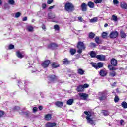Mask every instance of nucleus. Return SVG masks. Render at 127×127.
<instances>
[{
	"label": "nucleus",
	"mask_w": 127,
	"mask_h": 127,
	"mask_svg": "<svg viewBox=\"0 0 127 127\" xmlns=\"http://www.w3.org/2000/svg\"><path fill=\"white\" fill-rule=\"evenodd\" d=\"M76 47L77 48V53L81 54L82 51L86 50V45L82 41H79L77 43Z\"/></svg>",
	"instance_id": "1"
},
{
	"label": "nucleus",
	"mask_w": 127,
	"mask_h": 127,
	"mask_svg": "<svg viewBox=\"0 0 127 127\" xmlns=\"http://www.w3.org/2000/svg\"><path fill=\"white\" fill-rule=\"evenodd\" d=\"M64 8L67 12H73L75 10V6L71 2H67L65 4Z\"/></svg>",
	"instance_id": "2"
},
{
	"label": "nucleus",
	"mask_w": 127,
	"mask_h": 127,
	"mask_svg": "<svg viewBox=\"0 0 127 127\" xmlns=\"http://www.w3.org/2000/svg\"><path fill=\"white\" fill-rule=\"evenodd\" d=\"M84 113L87 116L86 119L87 120L88 123L93 125V124H94V121L91 118V117H92V113L90 111H84Z\"/></svg>",
	"instance_id": "3"
},
{
	"label": "nucleus",
	"mask_w": 127,
	"mask_h": 127,
	"mask_svg": "<svg viewBox=\"0 0 127 127\" xmlns=\"http://www.w3.org/2000/svg\"><path fill=\"white\" fill-rule=\"evenodd\" d=\"M91 65L92 67H93V68H95V69H96V70H98V69H100L101 68H103V66H104V64L102 62H99L97 64L95 63H92Z\"/></svg>",
	"instance_id": "4"
},
{
	"label": "nucleus",
	"mask_w": 127,
	"mask_h": 127,
	"mask_svg": "<svg viewBox=\"0 0 127 127\" xmlns=\"http://www.w3.org/2000/svg\"><path fill=\"white\" fill-rule=\"evenodd\" d=\"M118 36H119V32L118 31H112L109 35L110 38H111L112 39H115V38H117Z\"/></svg>",
	"instance_id": "5"
},
{
	"label": "nucleus",
	"mask_w": 127,
	"mask_h": 127,
	"mask_svg": "<svg viewBox=\"0 0 127 127\" xmlns=\"http://www.w3.org/2000/svg\"><path fill=\"white\" fill-rule=\"evenodd\" d=\"M49 63H50V61H49V60H47L42 63L41 66L42 67H43V68H47V67L49 66Z\"/></svg>",
	"instance_id": "6"
},
{
	"label": "nucleus",
	"mask_w": 127,
	"mask_h": 127,
	"mask_svg": "<svg viewBox=\"0 0 127 127\" xmlns=\"http://www.w3.org/2000/svg\"><path fill=\"white\" fill-rule=\"evenodd\" d=\"M79 96L80 98H82L83 100H84V101H87V99L89 98V94L84 93H79Z\"/></svg>",
	"instance_id": "7"
},
{
	"label": "nucleus",
	"mask_w": 127,
	"mask_h": 127,
	"mask_svg": "<svg viewBox=\"0 0 127 127\" xmlns=\"http://www.w3.org/2000/svg\"><path fill=\"white\" fill-rule=\"evenodd\" d=\"M16 56H17V57H18V58H23V57H24V56H25V54L24 53V52H19V51H17L16 53Z\"/></svg>",
	"instance_id": "8"
},
{
	"label": "nucleus",
	"mask_w": 127,
	"mask_h": 127,
	"mask_svg": "<svg viewBox=\"0 0 127 127\" xmlns=\"http://www.w3.org/2000/svg\"><path fill=\"white\" fill-rule=\"evenodd\" d=\"M96 58H97L100 61H105V60H106V56L98 55L96 56Z\"/></svg>",
	"instance_id": "9"
},
{
	"label": "nucleus",
	"mask_w": 127,
	"mask_h": 127,
	"mask_svg": "<svg viewBox=\"0 0 127 127\" xmlns=\"http://www.w3.org/2000/svg\"><path fill=\"white\" fill-rule=\"evenodd\" d=\"M48 47L50 49H52L53 50L54 49H56V48L58 47V45L55 43H51L48 45Z\"/></svg>",
	"instance_id": "10"
},
{
	"label": "nucleus",
	"mask_w": 127,
	"mask_h": 127,
	"mask_svg": "<svg viewBox=\"0 0 127 127\" xmlns=\"http://www.w3.org/2000/svg\"><path fill=\"white\" fill-rule=\"evenodd\" d=\"M88 5L85 3H82L81 5V8L82 11H87L88 10Z\"/></svg>",
	"instance_id": "11"
},
{
	"label": "nucleus",
	"mask_w": 127,
	"mask_h": 127,
	"mask_svg": "<svg viewBox=\"0 0 127 127\" xmlns=\"http://www.w3.org/2000/svg\"><path fill=\"white\" fill-rule=\"evenodd\" d=\"M110 63L113 66H114L115 67L118 66V61H117V60H116L115 58L111 59Z\"/></svg>",
	"instance_id": "12"
},
{
	"label": "nucleus",
	"mask_w": 127,
	"mask_h": 127,
	"mask_svg": "<svg viewBox=\"0 0 127 127\" xmlns=\"http://www.w3.org/2000/svg\"><path fill=\"white\" fill-rule=\"evenodd\" d=\"M56 126V123L55 122H48L47 123L45 127H55Z\"/></svg>",
	"instance_id": "13"
},
{
	"label": "nucleus",
	"mask_w": 127,
	"mask_h": 127,
	"mask_svg": "<svg viewBox=\"0 0 127 127\" xmlns=\"http://www.w3.org/2000/svg\"><path fill=\"white\" fill-rule=\"evenodd\" d=\"M107 74H108L107 71L103 69L101 70L99 72V75L101 77H106V76H107Z\"/></svg>",
	"instance_id": "14"
},
{
	"label": "nucleus",
	"mask_w": 127,
	"mask_h": 127,
	"mask_svg": "<svg viewBox=\"0 0 127 127\" xmlns=\"http://www.w3.org/2000/svg\"><path fill=\"white\" fill-rule=\"evenodd\" d=\"M120 7L122 8V9H127V4L125 2H120Z\"/></svg>",
	"instance_id": "15"
},
{
	"label": "nucleus",
	"mask_w": 127,
	"mask_h": 127,
	"mask_svg": "<svg viewBox=\"0 0 127 127\" xmlns=\"http://www.w3.org/2000/svg\"><path fill=\"white\" fill-rule=\"evenodd\" d=\"M49 78L51 82H54V81H56L58 79L57 76L53 75L50 76Z\"/></svg>",
	"instance_id": "16"
},
{
	"label": "nucleus",
	"mask_w": 127,
	"mask_h": 127,
	"mask_svg": "<svg viewBox=\"0 0 127 127\" xmlns=\"http://www.w3.org/2000/svg\"><path fill=\"white\" fill-rule=\"evenodd\" d=\"M76 91H77V92H83L84 91V87H83V85H80L78 86H77Z\"/></svg>",
	"instance_id": "17"
},
{
	"label": "nucleus",
	"mask_w": 127,
	"mask_h": 127,
	"mask_svg": "<svg viewBox=\"0 0 127 127\" xmlns=\"http://www.w3.org/2000/svg\"><path fill=\"white\" fill-rule=\"evenodd\" d=\"M87 6H89L90 8H94V7H95V3L92 1H89L87 3Z\"/></svg>",
	"instance_id": "18"
},
{
	"label": "nucleus",
	"mask_w": 127,
	"mask_h": 127,
	"mask_svg": "<svg viewBox=\"0 0 127 127\" xmlns=\"http://www.w3.org/2000/svg\"><path fill=\"white\" fill-rule=\"evenodd\" d=\"M55 105L57 107H58V108H61L62 107H63V102L61 101H57L55 102Z\"/></svg>",
	"instance_id": "19"
},
{
	"label": "nucleus",
	"mask_w": 127,
	"mask_h": 127,
	"mask_svg": "<svg viewBox=\"0 0 127 127\" xmlns=\"http://www.w3.org/2000/svg\"><path fill=\"white\" fill-rule=\"evenodd\" d=\"M102 96L99 97L98 99L100 101H105V100H106V99H107V96H106V95L104 94L103 93H102Z\"/></svg>",
	"instance_id": "20"
},
{
	"label": "nucleus",
	"mask_w": 127,
	"mask_h": 127,
	"mask_svg": "<svg viewBox=\"0 0 127 127\" xmlns=\"http://www.w3.org/2000/svg\"><path fill=\"white\" fill-rule=\"evenodd\" d=\"M108 68L110 71H115V70H117V68H116L115 66H113V64H109L108 65Z\"/></svg>",
	"instance_id": "21"
},
{
	"label": "nucleus",
	"mask_w": 127,
	"mask_h": 127,
	"mask_svg": "<svg viewBox=\"0 0 127 127\" xmlns=\"http://www.w3.org/2000/svg\"><path fill=\"white\" fill-rule=\"evenodd\" d=\"M52 115L50 114H48L45 116V118L46 121H49V120H51V118Z\"/></svg>",
	"instance_id": "22"
},
{
	"label": "nucleus",
	"mask_w": 127,
	"mask_h": 127,
	"mask_svg": "<svg viewBox=\"0 0 127 127\" xmlns=\"http://www.w3.org/2000/svg\"><path fill=\"white\" fill-rule=\"evenodd\" d=\"M49 19H53V18H55V14L52 13H49L48 14V16Z\"/></svg>",
	"instance_id": "23"
},
{
	"label": "nucleus",
	"mask_w": 127,
	"mask_h": 127,
	"mask_svg": "<svg viewBox=\"0 0 127 127\" xmlns=\"http://www.w3.org/2000/svg\"><path fill=\"white\" fill-rule=\"evenodd\" d=\"M69 52L71 55H74L76 52H77V50L74 48H71L70 49Z\"/></svg>",
	"instance_id": "24"
},
{
	"label": "nucleus",
	"mask_w": 127,
	"mask_h": 127,
	"mask_svg": "<svg viewBox=\"0 0 127 127\" xmlns=\"http://www.w3.org/2000/svg\"><path fill=\"white\" fill-rule=\"evenodd\" d=\"M95 41L97 44H100L102 43V41L100 39V37L98 36L95 38Z\"/></svg>",
	"instance_id": "25"
},
{
	"label": "nucleus",
	"mask_w": 127,
	"mask_h": 127,
	"mask_svg": "<svg viewBox=\"0 0 127 127\" xmlns=\"http://www.w3.org/2000/svg\"><path fill=\"white\" fill-rule=\"evenodd\" d=\"M73 103H74V100L73 99H68L66 102V104L67 105H69V106L73 105Z\"/></svg>",
	"instance_id": "26"
},
{
	"label": "nucleus",
	"mask_w": 127,
	"mask_h": 127,
	"mask_svg": "<svg viewBox=\"0 0 127 127\" xmlns=\"http://www.w3.org/2000/svg\"><path fill=\"white\" fill-rule=\"evenodd\" d=\"M95 35H96V34H95V33H94L93 32H90L89 34L88 35V38L90 39H93V38H94V37H95Z\"/></svg>",
	"instance_id": "27"
},
{
	"label": "nucleus",
	"mask_w": 127,
	"mask_h": 127,
	"mask_svg": "<svg viewBox=\"0 0 127 127\" xmlns=\"http://www.w3.org/2000/svg\"><path fill=\"white\" fill-rule=\"evenodd\" d=\"M33 27H32V26H28L27 27V30H28V31H29V32H33Z\"/></svg>",
	"instance_id": "28"
},
{
	"label": "nucleus",
	"mask_w": 127,
	"mask_h": 127,
	"mask_svg": "<svg viewBox=\"0 0 127 127\" xmlns=\"http://www.w3.org/2000/svg\"><path fill=\"white\" fill-rule=\"evenodd\" d=\"M121 106L122 108H124V109H127V103L126 101H123L121 103Z\"/></svg>",
	"instance_id": "29"
},
{
	"label": "nucleus",
	"mask_w": 127,
	"mask_h": 127,
	"mask_svg": "<svg viewBox=\"0 0 127 127\" xmlns=\"http://www.w3.org/2000/svg\"><path fill=\"white\" fill-rule=\"evenodd\" d=\"M109 76L110 77H115V76H117V72H116L115 71L110 72L109 73Z\"/></svg>",
	"instance_id": "30"
},
{
	"label": "nucleus",
	"mask_w": 127,
	"mask_h": 127,
	"mask_svg": "<svg viewBox=\"0 0 127 127\" xmlns=\"http://www.w3.org/2000/svg\"><path fill=\"white\" fill-rule=\"evenodd\" d=\"M71 63V61L68 60V59L65 58L64 59V65H69Z\"/></svg>",
	"instance_id": "31"
},
{
	"label": "nucleus",
	"mask_w": 127,
	"mask_h": 127,
	"mask_svg": "<svg viewBox=\"0 0 127 127\" xmlns=\"http://www.w3.org/2000/svg\"><path fill=\"white\" fill-rule=\"evenodd\" d=\"M96 55H97V54H96V53H95L94 52V51H92L90 52V56H91V57H92V58H95V57H97V56H96Z\"/></svg>",
	"instance_id": "32"
},
{
	"label": "nucleus",
	"mask_w": 127,
	"mask_h": 127,
	"mask_svg": "<svg viewBox=\"0 0 127 127\" xmlns=\"http://www.w3.org/2000/svg\"><path fill=\"white\" fill-rule=\"evenodd\" d=\"M120 35L121 38H126V37H127V35H126V33L124 32V31H121Z\"/></svg>",
	"instance_id": "33"
},
{
	"label": "nucleus",
	"mask_w": 127,
	"mask_h": 127,
	"mask_svg": "<svg viewBox=\"0 0 127 127\" xmlns=\"http://www.w3.org/2000/svg\"><path fill=\"white\" fill-rule=\"evenodd\" d=\"M8 3L9 4H10L11 5H15V1H14V0H8Z\"/></svg>",
	"instance_id": "34"
},
{
	"label": "nucleus",
	"mask_w": 127,
	"mask_h": 127,
	"mask_svg": "<svg viewBox=\"0 0 127 127\" xmlns=\"http://www.w3.org/2000/svg\"><path fill=\"white\" fill-rule=\"evenodd\" d=\"M78 74H79V75H84V73H85V71L83 69L79 68L78 70Z\"/></svg>",
	"instance_id": "35"
},
{
	"label": "nucleus",
	"mask_w": 127,
	"mask_h": 127,
	"mask_svg": "<svg viewBox=\"0 0 127 127\" xmlns=\"http://www.w3.org/2000/svg\"><path fill=\"white\" fill-rule=\"evenodd\" d=\"M102 38H107V36H108V33L106 32H104L102 33Z\"/></svg>",
	"instance_id": "36"
},
{
	"label": "nucleus",
	"mask_w": 127,
	"mask_h": 127,
	"mask_svg": "<svg viewBox=\"0 0 127 127\" xmlns=\"http://www.w3.org/2000/svg\"><path fill=\"white\" fill-rule=\"evenodd\" d=\"M115 95V97L114 98V102L115 103H118V102H119L120 98H119V96H118L117 95Z\"/></svg>",
	"instance_id": "37"
},
{
	"label": "nucleus",
	"mask_w": 127,
	"mask_h": 127,
	"mask_svg": "<svg viewBox=\"0 0 127 127\" xmlns=\"http://www.w3.org/2000/svg\"><path fill=\"white\" fill-rule=\"evenodd\" d=\"M112 20H113V21H118V17L115 15H113Z\"/></svg>",
	"instance_id": "38"
},
{
	"label": "nucleus",
	"mask_w": 127,
	"mask_h": 127,
	"mask_svg": "<svg viewBox=\"0 0 127 127\" xmlns=\"http://www.w3.org/2000/svg\"><path fill=\"white\" fill-rule=\"evenodd\" d=\"M20 15H21V13L18 12L15 13L14 17L15 18H18Z\"/></svg>",
	"instance_id": "39"
},
{
	"label": "nucleus",
	"mask_w": 127,
	"mask_h": 127,
	"mask_svg": "<svg viewBox=\"0 0 127 127\" xmlns=\"http://www.w3.org/2000/svg\"><path fill=\"white\" fill-rule=\"evenodd\" d=\"M98 21V18L94 17L90 20V22H97Z\"/></svg>",
	"instance_id": "40"
},
{
	"label": "nucleus",
	"mask_w": 127,
	"mask_h": 127,
	"mask_svg": "<svg viewBox=\"0 0 127 127\" xmlns=\"http://www.w3.org/2000/svg\"><path fill=\"white\" fill-rule=\"evenodd\" d=\"M54 29L57 30V31H59V26L58 25H55L54 26Z\"/></svg>",
	"instance_id": "41"
},
{
	"label": "nucleus",
	"mask_w": 127,
	"mask_h": 127,
	"mask_svg": "<svg viewBox=\"0 0 127 127\" xmlns=\"http://www.w3.org/2000/svg\"><path fill=\"white\" fill-rule=\"evenodd\" d=\"M94 1L95 3L97 4L98 3H101L102 1H103V0H94Z\"/></svg>",
	"instance_id": "42"
},
{
	"label": "nucleus",
	"mask_w": 127,
	"mask_h": 127,
	"mask_svg": "<svg viewBox=\"0 0 127 127\" xmlns=\"http://www.w3.org/2000/svg\"><path fill=\"white\" fill-rule=\"evenodd\" d=\"M58 66H59L58 64L56 63H53V64H52V67H53V68H57V67Z\"/></svg>",
	"instance_id": "43"
},
{
	"label": "nucleus",
	"mask_w": 127,
	"mask_h": 127,
	"mask_svg": "<svg viewBox=\"0 0 127 127\" xmlns=\"http://www.w3.org/2000/svg\"><path fill=\"white\" fill-rule=\"evenodd\" d=\"M102 114L104 116H108V111L107 110H102Z\"/></svg>",
	"instance_id": "44"
},
{
	"label": "nucleus",
	"mask_w": 127,
	"mask_h": 127,
	"mask_svg": "<svg viewBox=\"0 0 127 127\" xmlns=\"http://www.w3.org/2000/svg\"><path fill=\"white\" fill-rule=\"evenodd\" d=\"M97 45L95 43H90V47H96Z\"/></svg>",
	"instance_id": "45"
},
{
	"label": "nucleus",
	"mask_w": 127,
	"mask_h": 127,
	"mask_svg": "<svg viewBox=\"0 0 127 127\" xmlns=\"http://www.w3.org/2000/svg\"><path fill=\"white\" fill-rule=\"evenodd\" d=\"M13 110L14 111H19V110H20V107L18 106H15V107H14Z\"/></svg>",
	"instance_id": "46"
},
{
	"label": "nucleus",
	"mask_w": 127,
	"mask_h": 127,
	"mask_svg": "<svg viewBox=\"0 0 127 127\" xmlns=\"http://www.w3.org/2000/svg\"><path fill=\"white\" fill-rule=\"evenodd\" d=\"M3 115H4V112L2 111H0V118H1V117H3Z\"/></svg>",
	"instance_id": "47"
},
{
	"label": "nucleus",
	"mask_w": 127,
	"mask_h": 127,
	"mask_svg": "<svg viewBox=\"0 0 127 127\" xmlns=\"http://www.w3.org/2000/svg\"><path fill=\"white\" fill-rule=\"evenodd\" d=\"M119 1L118 0H113V3L115 5L119 4Z\"/></svg>",
	"instance_id": "48"
},
{
	"label": "nucleus",
	"mask_w": 127,
	"mask_h": 127,
	"mask_svg": "<svg viewBox=\"0 0 127 127\" xmlns=\"http://www.w3.org/2000/svg\"><path fill=\"white\" fill-rule=\"evenodd\" d=\"M53 2V0H47V4H51Z\"/></svg>",
	"instance_id": "49"
},
{
	"label": "nucleus",
	"mask_w": 127,
	"mask_h": 127,
	"mask_svg": "<svg viewBox=\"0 0 127 127\" xmlns=\"http://www.w3.org/2000/svg\"><path fill=\"white\" fill-rule=\"evenodd\" d=\"M42 8H43V9H45V8H46V4L43 3L42 4Z\"/></svg>",
	"instance_id": "50"
},
{
	"label": "nucleus",
	"mask_w": 127,
	"mask_h": 127,
	"mask_svg": "<svg viewBox=\"0 0 127 127\" xmlns=\"http://www.w3.org/2000/svg\"><path fill=\"white\" fill-rule=\"evenodd\" d=\"M38 108L36 107H35L33 108V113H36V112L37 111Z\"/></svg>",
	"instance_id": "51"
},
{
	"label": "nucleus",
	"mask_w": 127,
	"mask_h": 127,
	"mask_svg": "<svg viewBox=\"0 0 127 127\" xmlns=\"http://www.w3.org/2000/svg\"><path fill=\"white\" fill-rule=\"evenodd\" d=\"M13 48H14V45H12V44H10L9 46V49H13Z\"/></svg>",
	"instance_id": "52"
},
{
	"label": "nucleus",
	"mask_w": 127,
	"mask_h": 127,
	"mask_svg": "<svg viewBox=\"0 0 127 127\" xmlns=\"http://www.w3.org/2000/svg\"><path fill=\"white\" fill-rule=\"evenodd\" d=\"M82 87H83V89L87 88L89 87V85L87 84H84L83 85H82Z\"/></svg>",
	"instance_id": "53"
},
{
	"label": "nucleus",
	"mask_w": 127,
	"mask_h": 127,
	"mask_svg": "<svg viewBox=\"0 0 127 127\" xmlns=\"http://www.w3.org/2000/svg\"><path fill=\"white\" fill-rule=\"evenodd\" d=\"M78 20H79V21H80L81 22H83L84 21V20L83 19V18L82 17H78Z\"/></svg>",
	"instance_id": "54"
},
{
	"label": "nucleus",
	"mask_w": 127,
	"mask_h": 127,
	"mask_svg": "<svg viewBox=\"0 0 127 127\" xmlns=\"http://www.w3.org/2000/svg\"><path fill=\"white\" fill-rule=\"evenodd\" d=\"M116 84H117V82H115L113 83V84H112V88H115V87H116Z\"/></svg>",
	"instance_id": "55"
},
{
	"label": "nucleus",
	"mask_w": 127,
	"mask_h": 127,
	"mask_svg": "<svg viewBox=\"0 0 127 127\" xmlns=\"http://www.w3.org/2000/svg\"><path fill=\"white\" fill-rule=\"evenodd\" d=\"M27 20V17H24L22 18V21H26Z\"/></svg>",
	"instance_id": "56"
},
{
	"label": "nucleus",
	"mask_w": 127,
	"mask_h": 127,
	"mask_svg": "<svg viewBox=\"0 0 127 127\" xmlns=\"http://www.w3.org/2000/svg\"><path fill=\"white\" fill-rule=\"evenodd\" d=\"M54 7H55V5L51 6L49 7L48 9H53V8H54Z\"/></svg>",
	"instance_id": "57"
},
{
	"label": "nucleus",
	"mask_w": 127,
	"mask_h": 127,
	"mask_svg": "<svg viewBox=\"0 0 127 127\" xmlns=\"http://www.w3.org/2000/svg\"><path fill=\"white\" fill-rule=\"evenodd\" d=\"M24 115H25V116H28L29 114V111H27V112L24 113Z\"/></svg>",
	"instance_id": "58"
},
{
	"label": "nucleus",
	"mask_w": 127,
	"mask_h": 127,
	"mask_svg": "<svg viewBox=\"0 0 127 127\" xmlns=\"http://www.w3.org/2000/svg\"><path fill=\"white\" fill-rule=\"evenodd\" d=\"M42 29H43L44 30V29H46V28L45 25L44 24H43V25H42Z\"/></svg>",
	"instance_id": "59"
},
{
	"label": "nucleus",
	"mask_w": 127,
	"mask_h": 127,
	"mask_svg": "<svg viewBox=\"0 0 127 127\" xmlns=\"http://www.w3.org/2000/svg\"><path fill=\"white\" fill-rule=\"evenodd\" d=\"M42 109H43V107L42 106H39V110H40V111H42Z\"/></svg>",
	"instance_id": "60"
},
{
	"label": "nucleus",
	"mask_w": 127,
	"mask_h": 127,
	"mask_svg": "<svg viewBox=\"0 0 127 127\" xmlns=\"http://www.w3.org/2000/svg\"><path fill=\"white\" fill-rule=\"evenodd\" d=\"M123 123H124V120H120V125H123Z\"/></svg>",
	"instance_id": "61"
},
{
	"label": "nucleus",
	"mask_w": 127,
	"mask_h": 127,
	"mask_svg": "<svg viewBox=\"0 0 127 127\" xmlns=\"http://www.w3.org/2000/svg\"><path fill=\"white\" fill-rule=\"evenodd\" d=\"M34 72H36V73L38 72V71H36V69L32 71V73H34Z\"/></svg>",
	"instance_id": "62"
},
{
	"label": "nucleus",
	"mask_w": 127,
	"mask_h": 127,
	"mask_svg": "<svg viewBox=\"0 0 127 127\" xmlns=\"http://www.w3.org/2000/svg\"><path fill=\"white\" fill-rule=\"evenodd\" d=\"M107 26H108V24H105L104 25V27H107Z\"/></svg>",
	"instance_id": "63"
},
{
	"label": "nucleus",
	"mask_w": 127,
	"mask_h": 127,
	"mask_svg": "<svg viewBox=\"0 0 127 127\" xmlns=\"http://www.w3.org/2000/svg\"><path fill=\"white\" fill-rule=\"evenodd\" d=\"M1 3H2V2H1V0H0V5L1 4Z\"/></svg>",
	"instance_id": "64"
}]
</instances>
